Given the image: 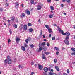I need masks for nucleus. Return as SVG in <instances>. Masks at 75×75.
<instances>
[{
    "label": "nucleus",
    "mask_w": 75,
    "mask_h": 75,
    "mask_svg": "<svg viewBox=\"0 0 75 75\" xmlns=\"http://www.w3.org/2000/svg\"><path fill=\"white\" fill-rule=\"evenodd\" d=\"M38 22H39V23H40V22H41V21H40V19H39Z\"/></svg>",
    "instance_id": "obj_54"
},
{
    "label": "nucleus",
    "mask_w": 75,
    "mask_h": 75,
    "mask_svg": "<svg viewBox=\"0 0 75 75\" xmlns=\"http://www.w3.org/2000/svg\"><path fill=\"white\" fill-rule=\"evenodd\" d=\"M52 40H53V41H54V40H55V37H52Z\"/></svg>",
    "instance_id": "obj_29"
},
{
    "label": "nucleus",
    "mask_w": 75,
    "mask_h": 75,
    "mask_svg": "<svg viewBox=\"0 0 75 75\" xmlns=\"http://www.w3.org/2000/svg\"><path fill=\"white\" fill-rule=\"evenodd\" d=\"M41 9V6L40 5H38L37 6V10H40Z\"/></svg>",
    "instance_id": "obj_9"
},
{
    "label": "nucleus",
    "mask_w": 75,
    "mask_h": 75,
    "mask_svg": "<svg viewBox=\"0 0 75 75\" xmlns=\"http://www.w3.org/2000/svg\"><path fill=\"white\" fill-rule=\"evenodd\" d=\"M7 63H8V64H11L13 62V61L11 59H9L6 61Z\"/></svg>",
    "instance_id": "obj_3"
},
{
    "label": "nucleus",
    "mask_w": 75,
    "mask_h": 75,
    "mask_svg": "<svg viewBox=\"0 0 75 75\" xmlns=\"http://www.w3.org/2000/svg\"><path fill=\"white\" fill-rule=\"evenodd\" d=\"M59 54V52H56V55H58Z\"/></svg>",
    "instance_id": "obj_39"
},
{
    "label": "nucleus",
    "mask_w": 75,
    "mask_h": 75,
    "mask_svg": "<svg viewBox=\"0 0 75 75\" xmlns=\"http://www.w3.org/2000/svg\"><path fill=\"white\" fill-rule=\"evenodd\" d=\"M18 67L19 68H24V67L23 66H21L20 65H19Z\"/></svg>",
    "instance_id": "obj_28"
},
{
    "label": "nucleus",
    "mask_w": 75,
    "mask_h": 75,
    "mask_svg": "<svg viewBox=\"0 0 75 75\" xmlns=\"http://www.w3.org/2000/svg\"><path fill=\"white\" fill-rule=\"evenodd\" d=\"M65 49V48H64V47H62V50H63Z\"/></svg>",
    "instance_id": "obj_61"
},
{
    "label": "nucleus",
    "mask_w": 75,
    "mask_h": 75,
    "mask_svg": "<svg viewBox=\"0 0 75 75\" xmlns=\"http://www.w3.org/2000/svg\"><path fill=\"white\" fill-rule=\"evenodd\" d=\"M24 30H26L27 29V25H24Z\"/></svg>",
    "instance_id": "obj_12"
},
{
    "label": "nucleus",
    "mask_w": 75,
    "mask_h": 75,
    "mask_svg": "<svg viewBox=\"0 0 75 75\" xmlns=\"http://www.w3.org/2000/svg\"><path fill=\"white\" fill-rule=\"evenodd\" d=\"M54 62L55 63H57V59H54Z\"/></svg>",
    "instance_id": "obj_24"
},
{
    "label": "nucleus",
    "mask_w": 75,
    "mask_h": 75,
    "mask_svg": "<svg viewBox=\"0 0 75 75\" xmlns=\"http://www.w3.org/2000/svg\"><path fill=\"white\" fill-rule=\"evenodd\" d=\"M16 42H18V41H20V39L18 38H16Z\"/></svg>",
    "instance_id": "obj_13"
},
{
    "label": "nucleus",
    "mask_w": 75,
    "mask_h": 75,
    "mask_svg": "<svg viewBox=\"0 0 75 75\" xmlns=\"http://www.w3.org/2000/svg\"><path fill=\"white\" fill-rule=\"evenodd\" d=\"M34 62H32L31 63V65H34Z\"/></svg>",
    "instance_id": "obj_42"
},
{
    "label": "nucleus",
    "mask_w": 75,
    "mask_h": 75,
    "mask_svg": "<svg viewBox=\"0 0 75 75\" xmlns=\"http://www.w3.org/2000/svg\"><path fill=\"white\" fill-rule=\"evenodd\" d=\"M66 0V1H67V2H68V3H69V2H70V0Z\"/></svg>",
    "instance_id": "obj_40"
},
{
    "label": "nucleus",
    "mask_w": 75,
    "mask_h": 75,
    "mask_svg": "<svg viewBox=\"0 0 75 75\" xmlns=\"http://www.w3.org/2000/svg\"><path fill=\"white\" fill-rule=\"evenodd\" d=\"M8 22H10V20H8Z\"/></svg>",
    "instance_id": "obj_62"
},
{
    "label": "nucleus",
    "mask_w": 75,
    "mask_h": 75,
    "mask_svg": "<svg viewBox=\"0 0 75 75\" xmlns=\"http://www.w3.org/2000/svg\"><path fill=\"white\" fill-rule=\"evenodd\" d=\"M51 72H54V70H53V69H51Z\"/></svg>",
    "instance_id": "obj_51"
},
{
    "label": "nucleus",
    "mask_w": 75,
    "mask_h": 75,
    "mask_svg": "<svg viewBox=\"0 0 75 75\" xmlns=\"http://www.w3.org/2000/svg\"><path fill=\"white\" fill-rule=\"evenodd\" d=\"M42 58L43 59H45V55L44 54H42Z\"/></svg>",
    "instance_id": "obj_19"
},
{
    "label": "nucleus",
    "mask_w": 75,
    "mask_h": 75,
    "mask_svg": "<svg viewBox=\"0 0 75 75\" xmlns=\"http://www.w3.org/2000/svg\"><path fill=\"white\" fill-rule=\"evenodd\" d=\"M49 17L50 18H52L53 17V15H50L49 16Z\"/></svg>",
    "instance_id": "obj_22"
},
{
    "label": "nucleus",
    "mask_w": 75,
    "mask_h": 75,
    "mask_svg": "<svg viewBox=\"0 0 75 75\" xmlns=\"http://www.w3.org/2000/svg\"><path fill=\"white\" fill-rule=\"evenodd\" d=\"M45 27L46 28H47V29H48L49 28V26H48V25H45Z\"/></svg>",
    "instance_id": "obj_18"
},
{
    "label": "nucleus",
    "mask_w": 75,
    "mask_h": 75,
    "mask_svg": "<svg viewBox=\"0 0 75 75\" xmlns=\"http://www.w3.org/2000/svg\"><path fill=\"white\" fill-rule=\"evenodd\" d=\"M61 7H64V5L63 4H61Z\"/></svg>",
    "instance_id": "obj_48"
},
{
    "label": "nucleus",
    "mask_w": 75,
    "mask_h": 75,
    "mask_svg": "<svg viewBox=\"0 0 75 75\" xmlns=\"http://www.w3.org/2000/svg\"><path fill=\"white\" fill-rule=\"evenodd\" d=\"M50 8L52 10H54V7H53V6H50Z\"/></svg>",
    "instance_id": "obj_17"
},
{
    "label": "nucleus",
    "mask_w": 75,
    "mask_h": 75,
    "mask_svg": "<svg viewBox=\"0 0 75 75\" xmlns=\"http://www.w3.org/2000/svg\"><path fill=\"white\" fill-rule=\"evenodd\" d=\"M69 38V36H67L66 37L65 39L66 40H68Z\"/></svg>",
    "instance_id": "obj_32"
},
{
    "label": "nucleus",
    "mask_w": 75,
    "mask_h": 75,
    "mask_svg": "<svg viewBox=\"0 0 75 75\" xmlns=\"http://www.w3.org/2000/svg\"><path fill=\"white\" fill-rule=\"evenodd\" d=\"M28 26H31L32 25L31 23H28Z\"/></svg>",
    "instance_id": "obj_34"
},
{
    "label": "nucleus",
    "mask_w": 75,
    "mask_h": 75,
    "mask_svg": "<svg viewBox=\"0 0 75 75\" xmlns=\"http://www.w3.org/2000/svg\"><path fill=\"white\" fill-rule=\"evenodd\" d=\"M37 65L36 64H35V67H37Z\"/></svg>",
    "instance_id": "obj_55"
},
{
    "label": "nucleus",
    "mask_w": 75,
    "mask_h": 75,
    "mask_svg": "<svg viewBox=\"0 0 75 75\" xmlns=\"http://www.w3.org/2000/svg\"><path fill=\"white\" fill-rule=\"evenodd\" d=\"M13 27L15 28H17V25L16 24H14V25H13Z\"/></svg>",
    "instance_id": "obj_27"
},
{
    "label": "nucleus",
    "mask_w": 75,
    "mask_h": 75,
    "mask_svg": "<svg viewBox=\"0 0 75 75\" xmlns=\"http://www.w3.org/2000/svg\"><path fill=\"white\" fill-rule=\"evenodd\" d=\"M21 16L22 17H25V14L24 13L22 14Z\"/></svg>",
    "instance_id": "obj_20"
},
{
    "label": "nucleus",
    "mask_w": 75,
    "mask_h": 75,
    "mask_svg": "<svg viewBox=\"0 0 75 75\" xmlns=\"http://www.w3.org/2000/svg\"><path fill=\"white\" fill-rule=\"evenodd\" d=\"M9 59H10V56H8L7 57V59H6L4 61V63H5V64H7V60H9Z\"/></svg>",
    "instance_id": "obj_2"
},
{
    "label": "nucleus",
    "mask_w": 75,
    "mask_h": 75,
    "mask_svg": "<svg viewBox=\"0 0 75 75\" xmlns=\"http://www.w3.org/2000/svg\"><path fill=\"white\" fill-rule=\"evenodd\" d=\"M26 11V13L27 15H30V14H31V12H30V11H28V9H27Z\"/></svg>",
    "instance_id": "obj_4"
},
{
    "label": "nucleus",
    "mask_w": 75,
    "mask_h": 75,
    "mask_svg": "<svg viewBox=\"0 0 75 75\" xmlns=\"http://www.w3.org/2000/svg\"><path fill=\"white\" fill-rule=\"evenodd\" d=\"M9 32L11 34H12V31H11V30H9Z\"/></svg>",
    "instance_id": "obj_41"
},
{
    "label": "nucleus",
    "mask_w": 75,
    "mask_h": 75,
    "mask_svg": "<svg viewBox=\"0 0 75 75\" xmlns=\"http://www.w3.org/2000/svg\"><path fill=\"white\" fill-rule=\"evenodd\" d=\"M71 55H75V52H73L71 54Z\"/></svg>",
    "instance_id": "obj_31"
},
{
    "label": "nucleus",
    "mask_w": 75,
    "mask_h": 75,
    "mask_svg": "<svg viewBox=\"0 0 75 75\" xmlns=\"http://www.w3.org/2000/svg\"><path fill=\"white\" fill-rule=\"evenodd\" d=\"M55 68L57 71H59V67H58L56 66H55Z\"/></svg>",
    "instance_id": "obj_11"
},
{
    "label": "nucleus",
    "mask_w": 75,
    "mask_h": 75,
    "mask_svg": "<svg viewBox=\"0 0 75 75\" xmlns=\"http://www.w3.org/2000/svg\"><path fill=\"white\" fill-rule=\"evenodd\" d=\"M37 4V2H35L34 3V4Z\"/></svg>",
    "instance_id": "obj_63"
},
{
    "label": "nucleus",
    "mask_w": 75,
    "mask_h": 75,
    "mask_svg": "<svg viewBox=\"0 0 75 75\" xmlns=\"http://www.w3.org/2000/svg\"><path fill=\"white\" fill-rule=\"evenodd\" d=\"M38 67L39 69H40V70H42V66L38 64Z\"/></svg>",
    "instance_id": "obj_8"
},
{
    "label": "nucleus",
    "mask_w": 75,
    "mask_h": 75,
    "mask_svg": "<svg viewBox=\"0 0 75 75\" xmlns=\"http://www.w3.org/2000/svg\"><path fill=\"white\" fill-rule=\"evenodd\" d=\"M57 28L59 29V33H61L62 34V35H67V36H69V35H70V33H69V32H66V33H64V31H63V30H61V29L59 27H58Z\"/></svg>",
    "instance_id": "obj_1"
},
{
    "label": "nucleus",
    "mask_w": 75,
    "mask_h": 75,
    "mask_svg": "<svg viewBox=\"0 0 75 75\" xmlns=\"http://www.w3.org/2000/svg\"><path fill=\"white\" fill-rule=\"evenodd\" d=\"M49 36L50 37H51V34H50L49 35Z\"/></svg>",
    "instance_id": "obj_53"
},
{
    "label": "nucleus",
    "mask_w": 75,
    "mask_h": 75,
    "mask_svg": "<svg viewBox=\"0 0 75 75\" xmlns=\"http://www.w3.org/2000/svg\"><path fill=\"white\" fill-rule=\"evenodd\" d=\"M54 49L55 50H56V51H59V48L56 47H54Z\"/></svg>",
    "instance_id": "obj_16"
},
{
    "label": "nucleus",
    "mask_w": 75,
    "mask_h": 75,
    "mask_svg": "<svg viewBox=\"0 0 75 75\" xmlns=\"http://www.w3.org/2000/svg\"><path fill=\"white\" fill-rule=\"evenodd\" d=\"M73 64H74V65H75V62H73Z\"/></svg>",
    "instance_id": "obj_58"
},
{
    "label": "nucleus",
    "mask_w": 75,
    "mask_h": 75,
    "mask_svg": "<svg viewBox=\"0 0 75 75\" xmlns=\"http://www.w3.org/2000/svg\"><path fill=\"white\" fill-rule=\"evenodd\" d=\"M21 50L23 51H25V48L24 46H22L21 47Z\"/></svg>",
    "instance_id": "obj_5"
},
{
    "label": "nucleus",
    "mask_w": 75,
    "mask_h": 75,
    "mask_svg": "<svg viewBox=\"0 0 75 75\" xmlns=\"http://www.w3.org/2000/svg\"><path fill=\"white\" fill-rule=\"evenodd\" d=\"M16 6H18L19 5V4H18V3L17 2L16 3Z\"/></svg>",
    "instance_id": "obj_35"
},
{
    "label": "nucleus",
    "mask_w": 75,
    "mask_h": 75,
    "mask_svg": "<svg viewBox=\"0 0 75 75\" xmlns=\"http://www.w3.org/2000/svg\"><path fill=\"white\" fill-rule=\"evenodd\" d=\"M39 50L40 51H41V50H42V48H41V47H40L39 48Z\"/></svg>",
    "instance_id": "obj_44"
},
{
    "label": "nucleus",
    "mask_w": 75,
    "mask_h": 75,
    "mask_svg": "<svg viewBox=\"0 0 75 75\" xmlns=\"http://www.w3.org/2000/svg\"><path fill=\"white\" fill-rule=\"evenodd\" d=\"M47 0V1L48 2H49V3L51 2V0Z\"/></svg>",
    "instance_id": "obj_45"
},
{
    "label": "nucleus",
    "mask_w": 75,
    "mask_h": 75,
    "mask_svg": "<svg viewBox=\"0 0 75 75\" xmlns=\"http://www.w3.org/2000/svg\"><path fill=\"white\" fill-rule=\"evenodd\" d=\"M45 42H43L42 44V45H45Z\"/></svg>",
    "instance_id": "obj_37"
},
{
    "label": "nucleus",
    "mask_w": 75,
    "mask_h": 75,
    "mask_svg": "<svg viewBox=\"0 0 75 75\" xmlns=\"http://www.w3.org/2000/svg\"><path fill=\"white\" fill-rule=\"evenodd\" d=\"M48 31L49 33H51L52 32V30L51 29H49Z\"/></svg>",
    "instance_id": "obj_21"
},
{
    "label": "nucleus",
    "mask_w": 75,
    "mask_h": 75,
    "mask_svg": "<svg viewBox=\"0 0 75 75\" xmlns=\"http://www.w3.org/2000/svg\"><path fill=\"white\" fill-rule=\"evenodd\" d=\"M44 41H47V40H46V39H44Z\"/></svg>",
    "instance_id": "obj_59"
},
{
    "label": "nucleus",
    "mask_w": 75,
    "mask_h": 75,
    "mask_svg": "<svg viewBox=\"0 0 75 75\" xmlns=\"http://www.w3.org/2000/svg\"><path fill=\"white\" fill-rule=\"evenodd\" d=\"M54 25V26H57V25H56V24H55Z\"/></svg>",
    "instance_id": "obj_64"
},
{
    "label": "nucleus",
    "mask_w": 75,
    "mask_h": 75,
    "mask_svg": "<svg viewBox=\"0 0 75 75\" xmlns=\"http://www.w3.org/2000/svg\"><path fill=\"white\" fill-rule=\"evenodd\" d=\"M39 5H40V6H41V3L39 4Z\"/></svg>",
    "instance_id": "obj_60"
},
{
    "label": "nucleus",
    "mask_w": 75,
    "mask_h": 75,
    "mask_svg": "<svg viewBox=\"0 0 75 75\" xmlns=\"http://www.w3.org/2000/svg\"><path fill=\"white\" fill-rule=\"evenodd\" d=\"M48 68L46 67H45V68L44 69V71L45 72H47L48 71Z\"/></svg>",
    "instance_id": "obj_7"
},
{
    "label": "nucleus",
    "mask_w": 75,
    "mask_h": 75,
    "mask_svg": "<svg viewBox=\"0 0 75 75\" xmlns=\"http://www.w3.org/2000/svg\"><path fill=\"white\" fill-rule=\"evenodd\" d=\"M15 19V17L13 16L11 18V20L13 21V20H14Z\"/></svg>",
    "instance_id": "obj_25"
},
{
    "label": "nucleus",
    "mask_w": 75,
    "mask_h": 75,
    "mask_svg": "<svg viewBox=\"0 0 75 75\" xmlns=\"http://www.w3.org/2000/svg\"><path fill=\"white\" fill-rule=\"evenodd\" d=\"M50 52H47L44 53V54L46 55H48Z\"/></svg>",
    "instance_id": "obj_15"
},
{
    "label": "nucleus",
    "mask_w": 75,
    "mask_h": 75,
    "mask_svg": "<svg viewBox=\"0 0 75 75\" xmlns=\"http://www.w3.org/2000/svg\"><path fill=\"white\" fill-rule=\"evenodd\" d=\"M25 47H27V44H25Z\"/></svg>",
    "instance_id": "obj_56"
},
{
    "label": "nucleus",
    "mask_w": 75,
    "mask_h": 75,
    "mask_svg": "<svg viewBox=\"0 0 75 75\" xmlns=\"http://www.w3.org/2000/svg\"><path fill=\"white\" fill-rule=\"evenodd\" d=\"M21 6L22 7H24V4H21Z\"/></svg>",
    "instance_id": "obj_50"
},
{
    "label": "nucleus",
    "mask_w": 75,
    "mask_h": 75,
    "mask_svg": "<svg viewBox=\"0 0 75 75\" xmlns=\"http://www.w3.org/2000/svg\"><path fill=\"white\" fill-rule=\"evenodd\" d=\"M31 2L32 4H34V0H31Z\"/></svg>",
    "instance_id": "obj_30"
},
{
    "label": "nucleus",
    "mask_w": 75,
    "mask_h": 75,
    "mask_svg": "<svg viewBox=\"0 0 75 75\" xmlns=\"http://www.w3.org/2000/svg\"><path fill=\"white\" fill-rule=\"evenodd\" d=\"M47 46H48V47H49L50 46V43H47L46 44Z\"/></svg>",
    "instance_id": "obj_36"
},
{
    "label": "nucleus",
    "mask_w": 75,
    "mask_h": 75,
    "mask_svg": "<svg viewBox=\"0 0 75 75\" xmlns=\"http://www.w3.org/2000/svg\"><path fill=\"white\" fill-rule=\"evenodd\" d=\"M63 14L64 15H65V16H66L67 15V14H66V13H65V12H64L63 13Z\"/></svg>",
    "instance_id": "obj_49"
},
{
    "label": "nucleus",
    "mask_w": 75,
    "mask_h": 75,
    "mask_svg": "<svg viewBox=\"0 0 75 75\" xmlns=\"http://www.w3.org/2000/svg\"><path fill=\"white\" fill-rule=\"evenodd\" d=\"M64 42L65 44H67V45H68V44H69V41H68V40H65L64 41Z\"/></svg>",
    "instance_id": "obj_10"
},
{
    "label": "nucleus",
    "mask_w": 75,
    "mask_h": 75,
    "mask_svg": "<svg viewBox=\"0 0 75 75\" xmlns=\"http://www.w3.org/2000/svg\"><path fill=\"white\" fill-rule=\"evenodd\" d=\"M66 0H62V2H65Z\"/></svg>",
    "instance_id": "obj_47"
},
{
    "label": "nucleus",
    "mask_w": 75,
    "mask_h": 75,
    "mask_svg": "<svg viewBox=\"0 0 75 75\" xmlns=\"http://www.w3.org/2000/svg\"><path fill=\"white\" fill-rule=\"evenodd\" d=\"M29 30L30 32L31 33V32H32L33 31V29L32 28H30L29 29Z\"/></svg>",
    "instance_id": "obj_14"
},
{
    "label": "nucleus",
    "mask_w": 75,
    "mask_h": 75,
    "mask_svg": "<svg viewBox=\"0 0 75 75\" xmlns=\"http://www.w3.org/2000/svg\"><path fill=\"white\" fill-rule=\"evenodd\" d=\"M30 46L31 48H33L34 47V45L33 44H31Z\"/></svg>",
    "instance_id": "obj_26"
},
{
    "label": "nucleus",
    "mask_w": 75,
    "mask_h": 75,
    "mask_svg": "<svg viewBox=\"0 0 75 75\" xmlns=\"http://www.w3.org/2000/svg\"><path fill=\"white\" fill-rule=\"evenodd\" d=\"M11 42V40H10V39H9L8 41V43H9L10 42Z\"/></svg>",
    "instance_id": "obj_38"
},
{
    "label": "nucleus",
    "mask_w": 75,
    "mask_h": 75,
    "mask_svg": "<svg viewBox=\"0 0 75 75\" xmlns=\"http://www.w3.org/2000/svg\"><path fill=\"white\" fill-rule=\"evenodd\" d=\"M0 11H3V9H2L1 8H0Z\"/></svg>",
    "instance_id": "obj_46"
},
{
    "label": "nucleus",
    "mask_w": 75,
    "mask_h": 75,
    "mask_svg": "<svg viewBox=\"0 0 75 75\" xmlns=\"http://www.w3.org/2000/svg\"><path fill=\"white\" fill-rule=\"evenodd\" d=\"M34 72H32L31 73V75H34Z\"/></svg>",
    "instance_id": "obj_43"
},
{
    "label": "nucleus",
    "mask_w": 75,
    "mask_h": 75,
    "mask_svg": "<svg viewBox=\"0 0 75 75\" xmlns=\"http://www.w3.org/2000/svg\"><path fill=\"white\" fill-rule=\"evenodd\" d=\"M67 74H69V69H67Z\"/></svg>",
    "instance_id": "obj_33"
},
{
    "label": "nucleus",
    "mask_w": 75,
    "mask_h": 75,
    "mask_svg": "<svg viewBox=\"0 0 75 75\" xmlns=\"http://www.w3.org/2000/svg\"><path fill=\"white\" fill-rule=\"evenodd\" d=\"M63 75H68V74L66 73H63Z\"/></svg>",
    "instance_id": "obj_52"
},
{
    "label": "nucleus",
    "mask_w": 75,
    "mask_h": 75,
    "mask_svg": "<svg viewBox=\"0 0 75 75\" xmlns=\"http://www.w3.org/2000/svg\"><path fill=\"white\" fill-rule=\"evenodd\" d=\"M71 50L73 51H75V48H71Z\"/></svg>",
    "instance_id": "obj_23"
},
{
    "label": "nucleus",
    "mask_w": 75,
    "mask_h": 75,
    "mask_svg": "<svg viewBox=\"0 0 75 75\" xmlns=\"http://www.w3.org/2000/svg\"><path fill=\"white\" fill-rule=\"evenodd\" d=\"M43 38H45V37L44 36V35H43Z\"/></svg>",
    "instance_id": "obj_57"
},
{
    "label": "nucleus",
    "mask_w": 75,
    "mask_h": 75,
    "mask_svg": "<svg viewBox=\"0 0 75 75\" xmlns=\"http://www.w3.org/2000/svg\"><path fill=\"white\" fill-rule=\"evenodd\" d=\"M30 40H31V39L30 38V37H29V38H28V39H26L25 40V41L26 43H27V44H28V41Z\"/></svg>",
    "instance_id": "obj_6"
}]
</instances>
